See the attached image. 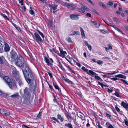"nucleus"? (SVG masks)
Returning <instances> with one entry per match:
<instances>
[{"instance_id":"8","label":"nucleus","mask_w":128,"mask_h":128,"mask_svg":"<svg viewBox=\"0 0 128 128\" xmlns=\"http://www.w3.org/2000/svg\"><path fill=\"white\" fill-rule=\"evenodd\" d=\"M79 14H72L70 16V17L72 20H76L79 19Z\"/></svg>"},{"instance_id":"43","label":"nucleus","mask_w":128,"mask_h":128,"mask_svg":"<svg viewBox=\"0 0 128 128\" xmlns=\"http://www.w3.org/2000/svg\"><path fill=\"white\" fill-rule=\"evenodd\" d=\"M114 94L117 97H120V95L119 93L117 92H116Z\"/></svg>"},{"instance_id":"1","label":"nucleus","mask_w":128,"mask_h":128,"mask_svg":"<svg viewBox=\"0 0 128 128\" xmlns=\"http://www.w3.org/2000/svg\"><path fill=\"white\" fill-rule=\"evenodd\" d=\"M16 60V61L15 64L18 66L22 67L24 66V69L22 70L24 77L27 82L30 83L34 79V77L28 64L24 61V58L20 55H18V58Z\"/></svg>"},{"instance_id":"42","label":"nucleus","mask_w":128,"mask_h":128,"mask_svg":"<svg viewBox=\"0 0 128 128\" xmlns=\"http://www.w3.org/2000/svg\"><path fill=\"white\" fill-rule=\"evenodd\" d=\"M58 6V5H55L54 6H52V9L54 10H56L57 9V8Z\"/></svg>"},{"instance_id":"60","label":"nucleus","mask_w":128,"mask_h":128,"mask_svg":"<svg viewBox=\"0 0 128 128\" xmlns=\"http://www.w3.org/2000/svg\"><path fill=\"white\" fill-rule=\"evenodd\" d=\"M50 23V26H52L53 25V22L52 21H51L49 22Z\"/></svg>"},{"instance_id":"34","label":"nucleus","mask_w":128,"mask_h":128,"mask_svg":"<svg viewBox=\"0 0 128 128\" xmlns=\"http://www.w3.org/2000/svg\"><path fill=\"white\" fill-rule=\"evenodd\" d=\"M64 81L68 83L72 84V82L67 78H66Z\"/></svg>"},{"instance_id":"59","label":"nucleus","mask_w":128,"mask_h":128,"mask_svg":"<svg viewBox=\"0 0 128 128\" xmlns=\"http://www.w3.org/2000/svg\"><path fill=\"white\" fill-rule=\"evenodd\" d=\"M56 2L59 4H61L62 2L60 0H54Z\"/></svg>"},{"instance_id":"45","label":"nucleus","mask_w":128,"mask_h":128,"mask_svg":"<svg viewBox=\"0 0 128 128\" xmlns=\"http://www.w3.org/2000/svg\"><path fill=\"white\" fill-rule=\"evenodd\" d=\"M116 73V72H111L110 73H107L106 74L107 75H109V74L112 75V74H115Z\"/></svg>"},{"instance_id":"6","label":"nucleus","mask_w":128,"mask_h":128,"mask_svg":"<svg viewBox=\"0 0 128 128\" xmlns=\"http://www.w3.org/2000/svg\"><path fill=\"white\" fill-rule=\"evenodd\" d=\"M4 45V50L5 52H8L10 50V47L8 44L6 42H5L4 41V42H3Z\"/></svg>"},{"instance_id":"28","label":"nucleus","mask_w":128,"mask_h":128,"mask_svg":"<svg viewBox=\"0 0 128 128\" xmlns=\"http://www.w3.org/2000/svg\"><path fill=\"white\" fill-rule=\"evenodd\" d=\"M6 112L5 110H4L2 109H0V112L2 115L4 116V114H5V112Z\"/></svg>"},{"instance_id":"51","label":"nucleus","mask_w":128,"mask_h":128,"mask_svg":"<svg viewBox=\"0 0 128 128\" xmlns=\"http://www.w3.org/2000/svg\"><path fill=\"white\" fill-rule=\"evenodd\" d=\"M114 20L116 22H119V20L118 18L115 17H114L113 18Z\"/></svg>"},{"instance_id":"22","label":"nucleus","mask_w":128,"mask_h":128,"mask_svg":"<svg viewBox=\"0 0 128 128\" xmlns=\"http://www.w3.org/2000/svg\"><path fill=\"white\" fill-rule=\"evenodd\" d=\"M112 27H113L116 30H117L118 32H120V33H121V34H123V33L120 30V29H119L118 28H117V27H116L115 26H112Z\"/></svg>"},{"instance_id":"38","label":"nucleus","mask_w":128,"mask_h":128,"mask_svg":"<svg viewBox=\"0 0 128 128\" xmlns=\"http://www.w3.org/2000/svg\"><path fill=\"white\" fill-rule=\"evenodd\" d=\"M120 80L122 81L124 83L128 85V82L126 80H123L122 79H121Z\"/></svg>"},{"instance_id":"29","label":"nucleus","mask_w":128,"mask_h":128,"mask_svg":"<svg viewBox=\"0 0 128 128\" xmlns=\"http://www.w3.org/2000/svg\"><path fill=\"white\" fill-rule=\"evenodd\" d=\"M99 4L101 6H102L103 8H106V6L101 2H99Z\"/></svg>"},{"instance_id":"30","label":"nucleus","mask_w":128,"mask_h":128,"mask_svg":"<svg viewBox=\"0 0 128 128\" xmlns=\"http://www.w3.org/2000/svg\"><path fill=\"white\" fill-rule=\"evenodd\" d=\"M44 60L45 62L48 65L51 64L49 62V60L46 58H45Z\"/></svg>"},{"instance_id":"47","label":"nucleus","mask_w":128,"mask_h":128,"mask_svg":"<svg viewBox=\"0 0 128 128\" xmlns=\"http://www.w3.org/2000/svg\"><path fill=\"white\" fill-rule=\"evenodd\" d=\"M95 78L98 80H99L101 79L98 76H95Z\"/></svg>"},{"instance_id":"36","label":"nucleus","mask_w":128,"mask_h":128,"mask_svg":"<svg viewBox=\"0 0 128 128\" xmlns=\"http://www.w3.org/2000/svg\"><path fill=\"white\" fill-rule=\"evenodd\" d=\"M5 111L6 112H5V114H4V116H8L10 115V113L9 112L7 111L6 110H5Z\"/></svg>"},{"instance_id":"31","label":"nucleus","mask_w":128,"mask_h":128,"mask_svg":"<svg viewBox=\"0 0 128 128\" xmlns=\"http://www.w3.org/2000/svg\"><path fill=\"white\" fill-rule=\"evenodd\" d=\"M66 40L68 42H72L71 38L70 37H68L66 38Z\"/></svg>"},{"instance_id":"19","label":"nucleus","mask_w":128,"mask_h":128,"mask_svg":"<svg viewBox=\"0 0 128 128\" xmlns=\"http://www.w3.org/2000/svg\"><path fill=\"white\" fill-rule=\"evenodd\" d=\"M53 84L55 88L56 89L58 90L59 91H61V90L60 89L58 86L56 85V82H53Z\"/></svg>"},{"instance_id":"23","label":"nucleus","mask_w":128,"mask_h":128,"mask_svg":"<svg viewBox=\"0 0 128 128\" xmlns=\"http://www.w3.org/2000/svg\"><path fill=\"white\" fill-rule=\"evenodd\" d=\"M64 66H65L67 67L68 69L71 71L73 73L75 74L74 72L73 71V70H72L71 68L68 64H64Z\"/></svg>"},{"instance_id":"7","label":"nucleus","mask_w":128,"mask_h":128,"mask_svg":"<svg viewBox=\"0 0 128 128\" xmlns=\"http://www.w3.org/2000/svg\"><path fill=\"white\" fill-rule=\"evenodd\" d=\"M34 34L35 35V38L36 42L39 43V42H38V41H39L40 42H42V39L41 38L39 35L37 33L35 32Z\"/></svg>"},{"instance_id":"12","label":"nucleus","mask_w":128,"mask_h":128,"mask_svg":"<svg viewBox=\"0 0 128 128\" xmlns=\"http://www.w3.org/2000/svg\"><path fill=\"white\" fill-rule=\"evenodd\" d=\"M16 80L20 86L23 84V83L22 82L20 77L18 78L17 79H16Z\"/></svg>"},{"instance_id":"9","label":"nucleus","mask_w":128,"mask_h":128,"mask_svg":"<svg viewBox=\"0 0 128 128\" xmlns=\"http://www.w3.org/2000/svg\"><path fill=\"white\" fill-rule=\"evenodd\" d=\"M122 106H123L126 109L128 108V104L127 103L126 101L124 102L122 101L120 104Z\"/></svg>"},{"instance_id":"55","label":"nucleus","mask_w":128,"mask_h":128,"mask_svg":"<svg viewBox=\"0 0 128 128\" xmlns=\"http://www.w3.org/2000/svg\"><path fill=\"white\" fill-rule=\"evenodd\" d=\"M108 124L109 125L108 127V128H114V127L111 124Z\"/></svg>"},{"instance_id":"61","label":"nucleus","mask_w":128,"mask_h":128,"mask_svg":"<svg viewBox=\"0 0 128 128\" xmlns=\"http://www.w3.org/2000/svg\"><path fill=\"white\" fill-rule=\"evenodd\" d=\"M84 44H85V45L87 46H88L89 44H88V43L87 41H86V40H84Z\"/></svg>"},{"instance_id":"26","label":"nucleus","mask_w":128,"mask_h":128,"mask_svg":"<svg viewBox=\"0 0 128 128\" xmlns=\"http://www.w3.org/2000/svg\"><path fill=\"white\" fill-rule=\"evenodd\" d=\"M59 49L60 51V52L61 54H62V55L65 56V54H67V53L65 51H64L62 50H60V48H59Z\"/></svg>"},{"instance_id":"41","label":"nucleus","mask_w":128,"mask_h":128,"mask_svg":"<svg viewBox=\"0 0 128 128\" xmlns=\"http://www.w3.org/2000/svg\"><path fill=\"white\" fill-rule=\"evenodd\" d=\"M96 62L98 64H100L103 63V62L101 60H98Z\"/></svg>"},{"instance_id":"44","label":"nucleus","mask_w":128,"mask_h":128,"mask_svg":"<svg viewBox=\"0 0 128 128\" xmlns=\"http://www.w3.org/2000/svg\"><path fill=\"white\" fill-rule=\"evenodd\" d=\"M38 32L39 34L41 35V36H42L43 38H44V36L43 34L39 30H38Z\"/></svg>"},{"instance_id":"32","label":"nucleus","mask_w":128,"mask_h":128,"mask_svg":"<svg viewBox=\"0 0 128 128\" xmlns=\"http://www.w3.org/2000/svg\"><path fill=\"white\" fill-rule=\"evenodd\" d=\"M50 50L52 52H54L56 53H57V51L54 48H52V49H50Z\"/></svg>"},{"instance_id":"16","label":"nucleus","mask_w":128,"mask_h":128,"mask_svg":"<svg viewBox=\"0 0 128 128\" xmlns=\"http://www.w3.org/2000/svg\"><path fill=\"white\" fill-rule=\"evenodd\" d=\"M4 39L0 36V49H2L3 48V46H2V43L4 42Z\"/></svg>"},{"instance_id":"62","label":"nucleus","mask_w":128,"mask_h":128,"mask_svg":"<svg viewBox=\"0 0 128 128\" xmlns=\"http://www.w3.org/2000/svg\"><path fill=\"white\" fill-rule=\"evenodd\" d=\"M124 122L125 124L128 126V121L126 120H124Z\"/></svg>"},{"instance_id":"21","label":"nucleus","mask_w":128,"mask_h":128,"mask_svg":"<svg viewBox=\"0 0 128 128\" xmlns=\"http://www.w3.org/2000/svg\"><path fill=\"white\" fill-rule=\"evenodd\" d=\"M115 76L116 77L122 78H126V76L122 74H119L118 75H115Z\"/></svg>"},{"instance_id":"20","label":"nucleus","mask_w":128,"mask_h":128,"mask_svg":"<svg viewBox=\"0 0 128 128\" xmlns=\"http://www.w3.org/2000/svg\"><path fill=\"white\" fill-rule=\"evenodd\" d=\"M64 125L68 128H73L72 124L70 123L65 124Z\"/></svg>"},{"instance_id":"14","label":"nucleus","mask_w":128,"mask_h":128,"mask_svg":"<svg viewBox=\"0 0 128 128\" xmlns=\"http://www.w3.org/2000/svg\"><path fill=\"white\" fill-rule=\"evenodd\" d=\"M88 72H87V73L92 77H93L94 76H95L96 75H98L96 73L91 70H89Z\"/></svg>"},{"instance_id":"54","label":"nucleus","mask_w":128,"mask_h":128,"mask_svg":"<svg viewBox=\"0 0 128 128\" xmlns=\"http://www.w3.org/2000/svg\"><path fill=\"white\" fill-rule=\"evenodd\" d=\"M29 12L30 14H34V12L32 10H30L29 11Z\"/></svg>"},{"instance_id":"10","label":"nucleus","mask_w":128,"mask_h":128,"mask_svg":"<svg viewBox=\"0 0 128 128\" xmlns=\"http://www.w3.org/2000/svg\"><path fill=\"white\" fill-rule=\"evenodd\" d=\"M12 24L13 26L16 28L18 32H20L21 33H22V31L21 30L20 28L17 25L15 24L14 23L12 22Z\"/></svg>"},{"instance_id":"27","label":"nucleus","mask_w":128,"mask_h":128,"mask_svg":"<svg viewBox=\"0 0 128 128\" xmlns=\"http://www.w3.org/2000/svg\"><path fill=\"white\" fill-rule=\"evenodd\" d=\"M98 84L101 86L102 87H103V86L105 87H108V86L106 84H104L99 82H98Z\"/></svg>"},{"instance_id":"15","label":"nucleus","mask_w":128,"mask_h":128,"mask_svg":"<svg viewBox=\"0 0 128 128\" xmlns=\"http://www.w3.org/2000/svg\"><path fill=\"white\" fill-rule=\"evenodd\" d=\"M90 24L92 26L93 25H96L98 24V26H96L98 28H99L100 26V24L96 22L95 21H92L90 22Z\"/></svg>"},{"instance_id":"33","label":"nucleus","mask_w":128,"mask_h":128,"mask_svg":"<svg viewBox=\"0 0 128 128\" xmlns=\"http://www.w3.org/2000/svg\"><path fill=\"white\" fill-rule=\"evenodd\" d=\"M82 69L85 72H87L89 71L88 69L86 68L84 66H82Z\"/></svg>"},{"instance_id":"11","label":"nucleus","mask_w":128,"mask_h":128,"mask_svg":"<svg viewBox=\"0 0 128 128\" xmlns=\"http://www.w3.org/2000/svg\"><path fill=\"white\" fill-rule=\"evenodd\" d=\"M85 9H87L88 10H89V9H87L86 8V7L84 6L83 7V8H79L78 10L79 12L81 13H83L85 12Z\"/></svg>"},{"instance_id":"18","label":"nucleus","mask_w":128,"mask_h":128,"mask_svg":"<svg viewBox=\"0 0 128 128\" xmlns=\"http://www.w3.org/2000/svg\"><path fill=\"white\" fill-rule=\"evenodd\" d=\"M3 61L6 62L3 56L0 57V64H3Z\"/></svg>"},{"instance_id":"4","label":"nucleus","mask_w":128,"mask_h":128,"mask_svg":"<svg viewBox=\"0 0 128 128\" xmlns=\"http://www.w3.org/2000/svg\"><path fill=\"white\" fill-rule=\"evenodd\" d=\"M12 74L14 77L15 79L20 77L18 72L17 71L16 69L13 67L12 68Z\"/></svg>"},{"instance_id":"3","label":"nucleus","mask_w":128,"mask_h":128,"mask_svg":"<svg viewBox=\"0 0 128 128\" xmlns=\"http://www.w3.org/2000/svg\"><path fill=\"white\" fill-rule=\"evenodd\" d=\"M10 56L11 60L14 61L18 58V55H17L16 52L14 50H12L10 52Z\"/></svg>"},{"instance_id":"53","label":"nucleus","mask_w":128,"mask_h":128,"mask_svg":"<svg viewBox=\"0 0 128 128\" xmlns=\"http://www.w3.org/2000/svg\"><path fill=\"white\" fill-rule=\"evenodd\" d=\"M42 114V112H40L37 115V117L38 118H40L41 117V115Z\"/></svg>"},{"instance_id":"24","label":"nucleus","mask_w":128,"mask_h":128,"mask_svg":"<svg viewBox=\"0 0 128 128\" xmlns=\"http://www.w3.org/2000/svg\"><path fill=\"white\" fill-rule=\"evenodd\" d=\"M19 96L18 93L12 95L11 97L13 98H18Z\"/></svg>"},{"instance_id":"35","label":"nucleus","mask_w":128,"mask_h":128,"mask_svg":"<svg viewBox=\"0 0 128 128\" xmlns=\"http://www.w3.org/2000/svg\"><path fill=\"white\" fill-rule=\"evenodd\" d=\"M107 24L110 26L112 27V26H114L113 25V22L112 21H110L108 24Z\"/></svg>"},{"instance_id":"48","label":"nucleus","mask_w":128,"mask_h":128,"mask_svg":"<svg viewBox=\"0 0 128 128\" xmlns=\"http://www.w3.org/2000/svg\"><path fill=\"white\" fill-rule=\"evenodd\" d=\"M74 32L75 34L77 35H79L80 34V32L78 31H74Z\"/></svg>"},{"instance_id":"56","label":"nucleus","mask_w":128,"mask_h":128,"mask_svg":"<svg viewBox=\"0 0 128 128\" xmlns=\"http://www.w3.org/2000/svg\"><path fill=\"white\" fill-rule=\"evenodd\" d=\"M115 107V108H116V110L118 112H119L120 111V108L118 107H117L116 106Z\"/></svg>"},{"instance_id":"57","label":"nucleus","mask_w":128,"mask_h":128,"mask_svg":"<svg viewBox=\"0 0 128 128\" xmlns=\"http://www.w3.org/2000/svg\"><path fill=\"white\" fill-rule=\"evenodd\" d=\"M87 46H88V47L89 50H91L92 49V47L91 46V45H90L89 44Z\"/></svg>"},{"instance_id":"63","label":"nucleus","mask_w":128,"mask_h":128,"mask_svg":"<svg viewBox=\"0 0 128 128\" xmlns=\"http://www.w3.org/2000/svg\"><path fill=\"white\" fill-rule=\"evenodd\" d=\"M108 46L110 49H112V46L110 44H108Z\"/></svg>"},{"instance_id":"40","label":"nucleus","mask_w":128,"mask_h":128,"mask_svg":"<svg viewBox=\"0 0 128 128\" xmlns=\"http://www.w3.org/2000/svg\"><path fill=\"white\" fill-rule=\"evenodd\" d=\"M57 64H58V66H60L61 65H62V64L60 62V61L59 60H58L57 61Z\"/></svg>"},{"instance_id":"49","label":"nucleus","mask_w":128,"mask_h":128,"mask_svg":"<svg viewBox=\"0 0 128 128\" xmlns=\"http://www.w3.org/2000/svg\"><path fill=\"white\" fill-rule=\"evenodd\" d=\"M113 2H110L108 3V5L112 6L113 5Z\"/></svg>"},{"instance_id":"5","label":"nucleus","mask_w":128,"mask_h":128,"mask_svg":"<svg viewBox=\"0 0 128 128\" xmlns=\"http://www.w3.org/2000/svg\"><path fill=\"white\" fill-rule=\"evenodd\" d=\"M29 91V89L27 87H26L25 89L24 90V94L26 99L29 98H30V96Z\"/></svg>"},{"instance_id":"25","label":"nucleus","mask_w":128,"mask_h":128,"mask_svg":"<svg viewBox=\"0 0 128 128\" xmlns=\"http://www.w3.org/2000/svg\"><path fill=\"white\" fill-rule=\"evenodd\" d=\"M59 120H60L61 122H63L64 120V118L62 117L61 115L58 114L57 116Z\"/></svg>"},{"instance_id":"13","label":"nucleus","mask_w":128,"mask_h":128,"mask_svg":"<svg viewBox=\"0 0 128 128\" xmlns=\"http://www.w3.org/2000/svg\"><path fill=\"white\" fill-rule=\"evenodd\" d=\"M81 35L82 38H86V37L85 36L84 33V31L83 29L82 28L80 27Z\"/></svg>"},{"instance_id":"52","label":"nucleus","mask_w":128,"mask_h":128,"mask_svg":"<svg viewBox=\"0 0 128 128\" xmlns=\"http://www.w3.org/2000/svg\"><path fill=\"white\" fill-rule=\"evenodd\" d=\"M62 4L64 6H68V3H67L66 2H62Z\"/></svg>"},{"instance_id":"17","label":"nucleus","mask_w":128,"mask_h":128,"mask_svg":"<svg viewBox=\"0 0 128 128\" xmlns=\"http://www.w3.org/2000/svg\"><path fill=\"white\" fill-rule=\"evenodd\" d=\"M65 114L66 115V117L68 121L70 122H71L72 120V117L67 114L65 113Z\"/></svg>"},{"instance_id":"50","label":"nucleus","mask_w":128,"mask_h":128,"mask_svg":"<svg viewBox=\"0 0 128 128\" xmlns=\"http://www.w3.org/2000/svg\"><path fill=\"white\" fill-rule=\"evenodd\" d=\"M110 78L111 80H118L117 78Z\"/></svg>"},{"instance_id":"2","label":"nucleus","mask_w":128,"mask_h":128,"mask_svg":"<svg viewBox=\"0 0 128 128\" xmlns=\"http://www.w3.org/2000/svg\"><path fill=\"white\" fill-rule=\"evenodd\" d=\"M3 79L4 81L11 88H13V86H16V84H12L11 80L7 76H4L3 78Z\"/></svg>"},{"instance_id":"39","label":"nucleus","mask_w":128,"mask_h":128,"mask_svg":"<svg viewBox=\"0 0 128 128\" xmlns=\"http://www.w3.org/2000/svg\"><path fill=\"white\" fill-rule=\"evenodd\" d=\"M60 68L64 71L65 72L66 71V70L64 68V67L62 65H61L60 66H59Z\"/></svg>"},{"instance_id":"37","label":"nucleus","mask_w":128,"mask_h":128,"mask_svg":"<svg viewBox=\"0 0 128 128\" xmlns=\"http://www.w3.org/2000/svg\"><path fill=\"white\" fill-rule=\"evenodd\" d=\"M100 31L102 32L104 34H105L106 33H108V32L107 30H106L103 29L100 30Z\"/></svg>"},{"instance_id":"46","label":"nucleus","mask_w":128,"mask_h":128,"mask_svg":"<svg viewBox=\"0 0 128 128\" xmlns=\"http://www.w3.org/2000/svg\"><path fill=\"white\" fill-rule=\"evenodd\" d=\"M51 119L56 121L57 122H59V121L55 118L53 117H52L51 118Z\"/></svg>"},{"instance_id":"64","label":"nucleus","mask_w":128,"mask_h":128,"mask_svg":"<svg viewBox=\"0 0 128 128\" xmlns=\"http://www.w3.org/2000/svg\"><path fill=\"white\" fill-rule=\"evenodd\" d=\"M107 90H108V92H110V93H111L112 92V90H111V89H109L108 88V89Z\"/></svg>"},{"instance_id":"58","label":"nucleus","mask_w":128,"mask_h":128,"mask_svg":"<svg viewBox=\"0 0 128 128\" xmlns=\"http://www.w3.org/2000/svg\"><path fill=\"white\" fill-rule=\"evenodd\" d=\"M75 8L74 6V5L71 4L70 6V7L69 8L71 9H74Z\"/></svg>"}]
</instances>
